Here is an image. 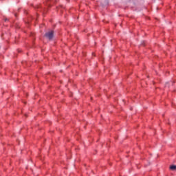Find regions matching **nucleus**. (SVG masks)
I'll return each instance as SVG.
<instances>
[{
	"instance_id": "f257e3e1",
	"label": "nucleus",
	"mask_w": 176,
	"mask_h": 176,
	"mask_svg": "<svg viewBox=\"0 0 176 176\" xmlns=\"http://www.w3.org/2000/svg\"><path fill=\"white\" fill-rule=\"evenodd\" d=\"M45 36L47 38V39H49V41H52V39H53V36H54V32L50 31L46 32Z\"/></svg>"
},
{
	"instance_id": "f03ea898",
	"label": "nucleus",
	"mask_w": 176,
	"mask_h": 176,
	"mask_svg": "<svg viewBox=\"0 0 176 176\" xmlns=\"http://www.w3.org/2000/svg\"><path fill=\"white\" fill-rule=\"evenodd\" d=\"M170 169L172 170L173 171H175L176 170V166L175 165H172L170 166Z\"/></svg>"
}]
</instances>
